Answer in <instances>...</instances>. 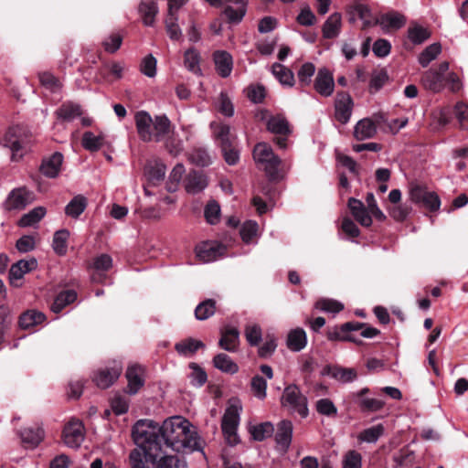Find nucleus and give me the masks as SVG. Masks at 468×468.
I'll use <instances>...</instances> for the list:
<instances>
[{
  "mask_svg": "<svg viewBox=\"0 0 468 468\" xmlns=\"http://www.w3.org/2000/svg\"><path fill=\"white\" fill-rule=\"evenodd\" d=\"M214 133L219 141L221 151L226 163L234 165L239 159V151L233 146V138L230 134V127L227 124H217Z\"/></svg>",
  "mask_w": 468,
  "mask_h": 468,
  "instance_id": "obj_7",
  "label": "nucleus"
},
{
  "mask_svg": "<svg viewBox=\"0 0 468 468\" xmlns=\"http://www.w3.org/2000/svg\"><path fill=\"white\" fill-rule=\"evenodd\" d=\"M245 337L250 346H258L262 339V330L259 324H247L245 327Z\"/></svg>",
  "mask_w": 468,
  "mask_h": 468,
  "instance_id": "obj_53",
  "label": "nucleus"
},
{
  "mask_svg": "<svg viewBox=\"0 0 468 468\" xmlns=\"http://www.w3.org/2000/svg\"><path fill=\"white\" fill-rule=\"evenodd\" d=\"M32 194L26 187L13 189L7 196L4 207L5 210H21L32 202Z\"/></svg>",
  "mask_w": 468,
  "mask_h": 468,
  "instance_id": "obj_11",
  "label": "nucleus"
},
{
  "mask_svg": "<svg viewBox=\"0 0 468 468\" xmlns=\"http://www.w3.org/2000/svg\"><path fill=\"white\" fill-rule=\"evenodd\" d=\"M105 143L103 134L95 135L91 132H85L82 135L81 144L83 148L90 152L99 151Z\"/></svg>",
  "mask_w": 468,
  "mask_h": 468,
  "instance_id": "obj_37",
  "label": "nucleus"
},
{
  "mask_svg": "<svg viewBox=\"0 0 468 468\" xmlns=\"http://www.w3.org/2000/svg\"><path fill=\"white\" fill-rule=\"evenodd\" d=\"M260 164L263 165V169L270 180H278L282 176L281 175L282 161L278 155L275 154L273 158H267Z\"/></svg>",
  "mask_w": 468,
  "mask_h": 468,
  "instance_id": "obj_32",
  "label": "nucleus"
},
{
  "mask_svg": "<svg viewBox=\"0 0 468 468\" xmlns=\"http://www.w3.org/2000/svg\"><path fill=\"white\" fill-rule=\"evenodd\" d=\"M139 12L143 16L145 26L151 27L154 23V17L158 13L157 5L154 1L142 2L139 6Z\"/></svg>",
  "mask_w": 468,
  "mask_h": 468,
  "instance_id": "obj_42",
  "label": "nucleus"
},
{
  "mask_svg": "<svg viewBox=\"0 0 468 468\" xmlns=\"http://www.w3.org/2000/svg\"><path fill=\"white\" fill-rule=\"evenodd\" d=\"M274 427L271 422H263L251 427L250 433L255 441H261L272 435Z\"/></svg>",
  "mask_w": 468,
  "mask_h": 468,
  "instance_id": "obj_48",
  "label": "nucleus"
},
{
  "mask_svg": "<svg viewBox=\"0 0 468 468\" xmlns=\"http://www.w3.org/2000/svg\"><path fill=\"white\" fill-rule=\"evenodd\" d=\"M133 439L152 463L165 453L161 443L160 426L152 420H139L133 427Z\"/></svg>",
  "mask_w": 468,
  "mask_h": 468,
  "instance_id": "obj_2",
  "label": "nucleus"
},
{
  "mask_svg": "<svg viewBox=\"0 0 468 468\" xmlns=\"http://www.w3.org/2000/svg\"><path fill=\"white\" fill-rule=\"evenodd\" d=\"M388 76L386 70H378L373 72L370 82H369V90L372 93L378 91L387 82Z\"/></svg>",
  "mask_w": 468,
  "mask_h": 468,
  "instance_id": "obj_60",
  "label": "nucleus"
},
{
  "mask_svg": "<svg viewBox=\"0 0 468 468\" xmlns=\"http://www.w3.org/2000/svg\"><path fill=\"white\" fill-rule=\"evenodd\" d=\"M449 70V63L443 61L437 68L424 71L420 78L423 88L429 91L438 93L446 87L445 73Z\"/></svg>",
  "mask_w": 468,
  "mask_h": 468,
  "instance_id": "obj_6",
  "label": "nucleus"
},
{
  "mask_svg": "<svg viewBox=\"0 0 468 468\" xmlns=\"http://www.w3.org/2000/svg\"><path fill=\"white\" fill-rule=\"evenodd\" d=\"M26 144V137L18 126L9 128L3 139V145L12 152L13 161H18L24 155Z\"/></svg>",
  "mask_w": 468,
  "mask_h": 468,
  "instance_id": "obj_9",
  "label": "nucleus"
},
{
  "mask_svg": "<svg viewBox=\"0 0 468 468\" xmlns=\"http://www.w3.org/2000/svg\"><path fill=\"white\" fill-rule=\"evenodd\" d=\"M241 406L239 401H233L227 408L221 421L222 431L229 444L235 445L239 441L237 429L239 423Z\"/></svg>",
  "mask_w": 468,
  "mask_h": 468,
  "instance_id": "obj_5",
  "label": "nucleus"
},
{
  "mask_svg": "<svg viewBox=\"0 0 468 468\" xmlns=\"http://www.w3.org/2000/svg\"><path fill=\"white\" fill-rule=\"evenodd\" d=\"M69 232L67 229H60L55 232L52 241V248L58 255H65L67 252V241Z\"/></svg>",
  "mask_w": 468,
  "mask_h": 468,
  "instance_id": "obj_46",
  "label": "nucleus"
},
{
  "mask_svg": "<svg viewBox=\"0 0 468 468\" xmlns=\"http://www.w3.org/2000/svg\"><path fill=\"white\" fill-rule=\"evenodd\" d=\"M362 455L356 450L347 451L342 457V468H361Z\"/></svg>",
  "mask_w": 468,
  "mask_h": 468,
  "instance_id": "obj_52",
  "label": "nucleus"
},
{
  "mask_svg": "<svg viewBox=\"0 0 468 468\" xmlns=\"http://www.w3.org/2000/svg\"><path fill=\"white\" fill-rule=\"evenodd\" d=\"M156 468H186L185 462L180 461L176 455H169L165 452L156 460Z\"/></svg>",
  "mask_w": 468,
  "mask_h": 468,
  "instance_id": "obj_47",
  "label": "nucleus"
},
{
  "mask_svg": "<svg viewBox=\"0 0 468 468\" xmlns=\"http://www.w3.org/2000/svg\"><path fill=\"white\" fill-rule=\"evenodd\" d=\"M213 364L216 368L224 373L235 374L239 370L238 365L230 358L229 356L224 353L218 354L213 358Z\"/></svg>",
  "mask_w": 468,
  "mask_h": 468,
  "instance_id": "obj_36",
  "label": "nucleus"
},
{
  "mask_svg": "<svg viewBox=\"0 0 468 468\" xmlns=\"http://www.w3.org/2000/svg\"><path fill=\"white\" fill-rule=\"evenodd\" d=\"M377 133V126L375 122L365 118L357 122L354 128V136L358 141H364L372 138Z\"/></svg>",
  "mask_w": 468,
  "mask_h": 468,
  "instance_id": "obj_29",
  "label": "nucleus"
},
{
  "mask_svg": "<svg viewBox=\"0 0 468 468\" xmlns=\"http://www.w3.org/2000/svg\"><path fill=\"white\" fill-rule=\"evenodd\" d=\"M216 312V302L207 299L201 302L195 309V316L199 321H204L212 316Z\"/></svg>",
  "mask_w": 468,
  "mask_h": 468,
  "instance_id": "obj_44",
  "label": "nucleus"
},
{
  "mask_svg": "<svg viewBox=\"0 0 468 468\" xmlns=\"http://www.w3.org/2000/svg\"><path fill=\"white\" fill-rule=\"evenodd\" d=\"M355 13L363 21L364 27L376 25L378 18H375L369 7L364 4L356 3L353 6Z\"/></svg>",
  "mask_w": 468,
  "mask_h": 468,
  "instance_id": "obj_50",
  "label": "nucleus"
},
{
  "mask_svg": "<svg viewBox=\"0 0 468 468\" xmlns=\"http://www.w3.org/2000/svg\"><path fill=\"white\" fill-rule=\"evenodd\" d=\"M259 225L256 221L248 220L244 222L240 229V236L245 243H250L257 236Z\"/></svg>",
  "mask_w": 468,
  "mask_h": 468,
  "instance_id": "obj_59",
  "label": "nucleus"
},
{
  "mask_svg": "<svg viewBox=\"0 0 468 468\" xmlns=\"http://www.w3.org/2000/svg\"><path fill=\"white\" fill-rule=\"evenodd\" d=\"M342 27V16L339 13H333L328 16L323 26V37L324 38H335L336 37L341 30Z\"/></svg>",
  "mask_w": 468,
  "mask_h": 468,
  "instance_id": "obj_31",
  "label": "nucleus"
},
{
  "mask_svg": "<svg viewBox=\"0 0 468 468\" xmlns=\"http://www.w3.org/2000/svg\"><path fill=\"white\" fill-rule=\"evenodd\" d=\"M207 186V178L202 171H190L185 179V189L188 194H198Z\"/></svg>",
  "mask_w": 468,
  "mask_h": 468,
  "instance_id": "obj_17",
  "label": "nucleus"
},
{
  "mask_svg": "<svg viewBox=\"0 0 468 468\" xmlns=\"http://www.w3.org/2000/svg\"><path fill=\"white\" fill-rule=\"evenodd\" d=\"M134 121L139 138L145 143L163 142L174 132L172 123L165 114L152 118L147 112L140 111L136 112Z\"/></svg>",
  "mask_w": 468,
  "mask_h": 468,
  "instance_id": "obj_3",
  "label": "nucleus"
},
{
  "mask_svg": "<svg viewBox=\"0 0 468 468\" xmlns=\"http://www.w3.org/2000/svg\"><path fill=\"white\" fill-rule=\"evenodd\" d=\"M200 59L199 52L195 48H190L184 54V66L190 72L201 75Z\"/></svg>",
  "mask_w": 468,
  "mask_h": 468,
  "instance_id": "obj_34",
  "label": "nucleus"
},
{
  "mask_svg": "<svg viewBox=\"0 0 468 468\" xmlns=\"http://www.w3.org/2000/svg\"><path fill=\"white\" fill-rule=\"evenodd\" d=\"M45 319L46 316L43 313L37 310H29L22 314L19 317V325L23 329H27L41 324Z\"/></svg>",
  "mask_w": 468,
  "mask_h": 468,
  "instance_id": "obj_39",
  "label": "nucleus"
},
{
  "mask_svg": "<svg viewBox=\"0 0 468 468\" xmlns=\"http://www.w3.org/2000/svg\"><path fill=\"white\" fill-rule=\"evenodd\" d=\"M163 450L167 448L178 453L203 451V441L196 428L184 417L173 416L160 426Z\"/></svg>",
  "mask_w": 468,
  "mask_h": 468,
  "instance_id": "obj_1",
  "label": "nucleus"
},
{
  "mask_svg": "<svg viewBox=\"0 0 468 468\" xmlns=\"http://www.w3.org/2000/svg\"><path fill=\"white\" fill-rule=\"evenodd\" d=\"M204 347V344L200 340L187 338L176 344L175 348L178 354L189 356L197 352L198 348Z\"/></svg>",
  "mask_w": 468,
  "mask_h": 468,
  "instance_id": "obj_40",
  "label": "nucleus"
},
{
  "mask_svg": "<svg viewBox=\"0 0 468 468\" xmlns=\"http://www.w3.org/2000/svg\"><path fill=\"white\" fill-rule=\"evenodd\" d=\"M218 111L227 117H231L234 114L233 103L225 91H221L217 101Z\"/></svg>",
  "mask_w": 468,
  "mask_h": 468,
  "instance_id": "obj_55",
  "label": "nucleus"
},
{
  "mask_svg": "<svg viewBox=\"0 0 468 468\" xmlns=\"http://www.w3.org/2000/svg\"><path fill=\"white\" fill-rule=\"evenodd\" d=\"M383 29H399L404 27L406 18L396 11H390L380 16L376 21Z\"/></svg>",
  "mask_w": 468,
  "mask_h": 468,
  "instance_id": "obj_26",
  "label": "nucleus"
},
{
  "mask_svg": "<svg viewBox=\"0 0 468 468\" xmlns=\"http://www.w3.org/2000/svg\"><path fill=\"white\" fill-rule=\"evenodd\" d=\"M85 439V427L81 420L71 419L62 430V441L71 449H79Z\"/></svg>",
  "mask_w": 468,
  "mask_h": 468,
  "instance_id": "obj_8",
  "label": "nucleus"
},
{
  "mask_svg": "<svg viewBox=\"0 0 468 468\" xmlns=\"http://www.w3.org/2000/svg\"><path fill=\"white\" fill-rule=\"evenodd\" d=\"M315 91L323 97H330L335 90L333 73L326 68H321L314 81Z\"/></svg>",
  "mask_w": 468,
  "mask_h": 468,
  "instance_id": "obj_13",
  "label": "nucleus"
},
{
  "mask_svg": "<svg viewBox=\"0 0 468 468\" xmlns=\"http://www.w3.org/2000/svg\"><path fill=\"white\" fill-rule=\"evenodd\" d=\"M226 246L216 242H204L196 249L197 256L203 262H211L218 260L226 253Z\"/></svg>",
  "mask_w": 468,
  "mask_h": 468,
  "instance_id": "obj_12",
  "label": "nucleus"
},
{
  "mask_svg": "<svg viewBox=\"0 0 468 468\" xmlns=\"http://www.w3.org/2000/svg\"><path fill=\"white\" fill-rule=\"evenodd\" d=\"M408 36L410 40L414 44H420L430 37V32L427 28L420 26H415L409 28Z\"/></svg>",
  "mask_w": 468,
  "mask_h": 468,
  "instance_id": "obj_64",
  "label": "nucleus"
},
{
  "mask_svg": "<svg viewBox=\"0 0 468 468\" xmlns=\"http://www.w3.org/2000/svg\"><path fill=\"white\" fill-rule=\"evenodd\" d=\"M22 442L28 448H36L44 439L42 427H28L19 431Z\"/></svg>",
  "mask_w": 468,
  "mask_h": 468,
  "instance_id": "obj_23",
  "label": "nucleus"
},
{
  "mask_svg": "<svg viewBox=\"0 0 468 468\" xmlns=\"http://www.w3.org/2000/svg\"><path fill=\"white\" fill-rule=\"evenodd\" d=\"M87 207V199L81 195L74 197L65 207L67 216L78 218Z\"/></svg>",
  "mask_w": 468,
  "mask_h": 468,
  "instance_id": "obj_38",
  "label": "nucleus"
},
{
  "mask_svg": "<svg viewBox=\"0 0 468 468\" xmlns=\"http://www.w3.org/2000/svg\"><path fill=\"white\" fill-rule=\"evenodd\" d=\"M315 408L318 413L324 416H335L337 409L329 399H320L316 401Z\"/></svg>",
  "mask_w": 468,
  "mask_h": 468,
  "instance_id": "obj_63",
  "label": "nucleus"
},
{
  "mask_svg": "<svg viewBox=\"0 0 468 468\" xmlns=\"http://www.w3.org/2000/svg\"><path fill=\"white\" fill-rule=\"evenodd\" d=\"M272 73L282 85L292 87L294 84L292 71L280 63H274L271 67Z\"/></svg>",
  "mask_w": 468,
  "mask_h": 468,
  "instance_id": "obj_41",
  "label": "nucleus"
},
{
  "mask_svg": "<svg viewBox=\"0 0 468 468\" xmlns=\"http://www.w3.org/2000/svg\"><path fill=\"white\" fill-rule=\"evenodd\" d=\"M348 207L356 221L364 227L371 226L372 218L370 216V212L360 200L354 197L349 198Z\"/></svg>",
  "mask_w": 468,
  "mask_h": 468,
  "instance_id": "obj_21",
  "label": "nucleus"
},
{
  "mask_svg": "<svg viewBox=\"0 0 468 468\" xmlns=\"http://www.w3.org/2000/svg\"><path fill=\"white\" fill-rule=\"evenodd\" d=\"M224 15L229 23H239L247 11V0H229L224 5Z\"/></svg>",
  "mask_w": 468,
  "mask_h": 468,
  "instance_id": "obj_18",
  "label": "nucleus"
},
{
  "mask_svg": "<svg viewBox=\"0 0 468 468\" xmlns=\"http://www.w3.org/2000/svg\"><path fill=\"white\" fill-rule=\"evenodd\" d=\"M47 210L44 207H37L30 210L28 213L22 216L19 219V226L26 228L33 226L39 222L46 215Z\"/></svg>",
  "mask_w": 468,
  "mask_h": 468,
  "instance_id": "obj_43",
  "label": "nucleus"
},
{
  "mask_svg": "<svg viewBox=\"0 0 468 468\" xmlns=\"http://www.w3.org/2000/svg\"><path fill=\"white\" fill-rule=\"evenodd\" d=\"M384 430L385 429L382 424L372 426L360 432L358 440L368 443H374L378 441L380 436H382Z\"/></svg>",
  "mask_w": 468,
  "mask_h": 468,
  "instance_id": "obj_49",
  "label": "nucleus"
},
{
  "mask_svg": "<svg viewBox=\"0 0 468 468\" xmlns=\"http://www.w3.org/2000/svg\"><path fill=\"white\" fill-rule=\"evenodd\" d=\"M122 371L121 362L113 361L110 366L98 369L92 376V381L100 388H108L119 378Z\"/></svg>",
  "mask_w": 468,
  "mask_h": 468,
  "instance_id": "obj_10",
  "label": "nucleus"
},
{
  "mask_svg": "<svg viewBox=\"0 0 468 468\" xmlns=\"http://www.w3.org/2000/svg\"><path fill=\"white\" fill-rule=\"evenodd\" d=\"M58 119L66 122H71L75 118L81 116L82 111L80 104L73 102L63 103L56 112Z\"/></svg>",
  "mask_w": 468,
  "mask_h": 468,
  "instance_id": "obj_33",
  "label": "nucleus"
},
{
  "mask_svg": "<svg viewBox=\"0 0 468 468\" xmlns=\"http://www.w3.org/2000/svg\"><path fill=\"white\" fill-rule=\"evenodd\" d=\"M131 468H150L147 462L150 461L147 456L143 454L139 449H134L129 455Z\"/></svg>",
  "mask_w": 468,
  "mask_h": 468,
  "instance_id": "obj_61",
  "label": "nucleus"
},
{
  "mask_svg": "<svg viewBox=\"0 0 468 468\" xmlns=\"http://www.w3.org/2000/svg\"><path fill=\"white\" fill-rule=\"evenodd\" d=\"M213 58L218 74L222 78L229 77L233 69L231 55L227 51L218 50L214 53Z\"/></svg>",
  "mask_w": 468,
  "mask_h": 468,
  "instance_id": "obj_22",
  "label": "nucleus"
},
{
  "mask_svg": "<svg viewBox=\"0 0 468 468\" xmlns=\"http://www.w3.org/2000/svg\"><path fill=\"white\" fill-rule=\"evenodd\" d=\"M275 154L272 148L267 143H258L253 149V158L257 164H260L267 158H273Z\"/></svg>",
  "mask_w": 468,
  "mask_h": 468,
  "instance_id": "obj_56",
  "label": "nucleus"
},
{
  "mask_svg": "<svg viewBox=\"0 0 468 468\" xmlns=\"http://www.w3.org/2000/svg\"><path fill=\"white\" fill-rule=\"evenodd\" d=\"M40 83L52 92H56L60 89L58 80L50 72L45 71L38 74Z\"/></svg>",
  "mask_w": 468,
  "mask_h": 468,
  "instance_id": "obj_62",
  "label": "nucleus"
},
{
  "mask_svg": "<svg viewBox=\"0 0 468 468\" xmlns=\"http://www.w3.org/2000/svg\"><path fill=\"white\" fill-rule=\"evenodd\" d=\"M145 170L148 180L153 184H156L165 178L166 166L163 162L156 160L149 163Z\"/></svg>",
  "mask_w": 468,
  "mask_h": 468,
  "instance_id": "obj_35",
  "label": "nucleus"
},
{
  "mask_svg": "<svg viewBox=\"0 0 468 468\" xmlns=\"http://www.w3.org/2000/svg\"><path fill=\"white\" fill-rule=\"evenodd\" d=\"M287 347L293 352L303 350L307 344L306 333L303 328H295L289 332L286 340Z\"/></svg>",
  "mask_w": 468,
  "mask_h": 468,
  "instance_id": "obj_30",
  "label": "nucleus"
},
{
  "mask_svg": "<svg viewBox=\"0 0 468 468\" xmlns=\"http://www.w3.org/2000/svg\"><path fill=\"white\" fill-rule=\"evenodd\" d=\"M353 100L346 92H339L335 101V117L342 124L349 122L352 114Z\"/></svg>",
  "mask_w": 468,
  "mask_h": 468,
  "instance_id": "obj_14",
  "label": "nucleus"
},
{
  "mask_svg": "<svg viewBox=\"0 0 468 468\" xmlns=\"http://www.w3.org/2000/svg\"><path fill=\"white\" fill-rule=\"evenodd\" d=\"M37 261L35 258L27 260H20L14 263L9 271V280L11 284H15L16 281L21 280L25 274L36 270Z\"/></svg>",
  "mask_w": 468,
  "mask_h": 468,
  "instance_id": "obj_19",
  "label": "nucleus"
},
{
  "mask_svg": "<svg viewBox=\"0 0 468 468\" xmlns=\"http://www.w3.org/2000/svg\"><path fill=\"white\" fill-rule=\"evenodd\" d=\"M324 374H328L333 378L342 383L353 382L357 378L356 369L341 367H326L324 370Z\"/></svg>",
  "mask_w": 468,
  "mask_h": 468,
  "instance_id": "obj_28",
  "label": "nucleus"
},
{
  "mask_svg": "<svg viewBox=\"0 0 468 468\" xmlns=\"http://www.w3.org/2000/svg\"><path fill=\"white\" fill-rule=\"evenodd\" d=\"M63 159V154L58 152L44 158L39 168L41 174L48 178L57 177L60 172Z\"/></svg>",
  "mask_w": 468,
  "mask_h": 468,
  "instance_id": "obj_16",
  "label": "nucleus"
},
{
  "mask_svg": "<svg viewBox=\"0 0 468 468\" xmlns=\"http://www.w3.org/2000/svg\"><path fill=\"white\" fill-rule=\"evenodd\" d=\"M315 307L325 313L337 314L344 309V304L333 299H321L316 302Z\"/></svg>",
  "mask_w": 468,
  "mask_h": 468,
  "instance_id": "obj_57",
  "label": "nucleus"
},
{
  "mask_svg": "<svg viewBox=\"0 0 468 468\" xmlns=\"http://www.w3.org/2000/svg\"><path fill=\"white\" fill-rule=\"evenodd\" d=\"M281 404L288 409L292 414L297 413L303 419L306 418L309 414L307 398L302 393L299 387L294 384L289 385L284 388Z\"/></svg>",
  "mask_w": 468,
  "mask_h": 468,
  "instance_id": "obj_4",
  "label": "nucleus"
},
{
  "mask_svg": "<svg viewBox=\"0 0 468 468\" xmlns=\"http://www.w3.org/2000/svg\"><path fill=\"white\" fill-rule=\"evenodd\" d=\"M441 52V46L439 43H433L428 46L419 56V63L426 68L431 61L436 59V58Z\"/></svg>",
  "mask_w": 468,
  "mask_h": 468,
  "instance_id": "obj_45",
  "label": "nucleus"
},
{
  "mask_svg": "<svg viewBox=\"0 0 468 468\" xmlns=\"http://www.w3.org/2000/svg\"><path fill=\"white\" fill-rule=\"evenodd\" d=\"M411 199L421 203L427 209L437 211L441 206L439 196L434 192H429L420 186H415L410 191Z\"/></svg>",
  "mask_w": 468,
  "mask_h": 468,
  "instance_id": "obj_15",
  "label": "nucleus"
},
{
  "mask_svg": "<svg viewBox=\"0 0 468 468\" xmlns=\"http://www.w3.org/2000/svg\"><path fill=\"white\" fill-rule=\"evenodd\" d=\"M165 28L167 35L172 40H178L182 36V31L177 24L176 15H167L165 18Z\"/></svg>",
  "mask_w": 468,
  "mask_h": 468,
  "instance_id": "obj_58",
  "label": "nucleus"
},
{
  "mask_svg": "<svg viewBox=\"0 0 468 468\" xmlns=\"http://www.w3.org/2000/svg\"><path fill=\"white\" fill-rule=\"evenodd\" d=\"M126 378L128 381V392L134 395L144 386V368L141 366L133 365L127 368Z\"/></svg>",
  "mask_w": 468,
  "mask_h": 468,
  "instance_id": "obj_20",
  "label": "nucleus"
},
{
  "mask_svg": "<svg viewBox=\"0 0 468 468\" xmlns=\"http://www.w3.org/2000/svg\"><path fill=\"white\" fill-rule=\"evenodd\" d=\"M239 340V332L237 328L227 326L221 330L219 346L226 351L235 352Z\"/></svg>",
  "mask_w": 468,
  "mask_h": 468,
  "instance_id": "obj_25",
  "label": "nucleus"
},
{
  "mask_svg": "<svg viewBox=\"0 0 468 468\" xmlns=\"http://www.w3.org/2000/svg\"><path fill=\"white\" fill-rule=\"evenodd\" d=\"M292 430V423L290 420H283L278 424L277 431L275 434V441L277 444L284 451H286L291 445Z\"/></svg>",
  "mask_w": 468,
  "mask_h": 468,
  "instance_id": "obj_24",
  "label": "nucleus"
},
{
  "mask_svg": "<svg viewBox=\"0 0 468 468\" xmlns=\"http://www.w3.org/2000/svg\"><path fill=\"white\" fill-rule=\"evenodd\" d=\"M220 206L215 201H209L204 209V216L207 223L215 225L219 222L220 219Z\"/></svg>",
  "mask_w": 468,
  "mask_h": 468,
  "instance_id": "obj_51",
  "label": "nucleus"
},
{
  "mask_svg": "<svg viewBox=\"0 0 468 468\" xmlns=\"http://www.w3.org/2000/svg\"><path fill=\"white\" fill-rule=\"evenodd\" d=\"M267 129L277 135L288 136L292 133L289 122L282 114L271 116L267 121Z\"/></svg>",
  "mask_w": 468,
  "mask_h": 468,
  "instance_id": "obj_27",
  "label": "nucleus"
},
{
  "mask_svg": "<svg viewBox=\"0 0 468 468\" xmlns=\"http://www.w3.org/2000/svg\"><path fill=\"white\" fill-rule=\"evenodd\" d=\"M315 73V66L311 62H306L301 66L297 72V77L302 86L311 84L312 78Z\"/></svg>",
  "mask_w": 468,
  "mask_h": 468,
  "instance_id": "obj_54",
  "label": "nucleus"
}]
</instances>
